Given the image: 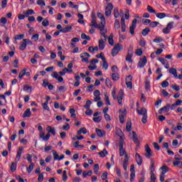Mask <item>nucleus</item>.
I'll return each instance as SVG.
<instances>
[{"label": "nucleus", "mask_w": 182, "mask_h": 182, "mask_svg": "<svg viewBox=\"0 0 182 182\" xmlns=\"http://www.w3.org/2000/svg\"><path fill=\"white\" fill-rule=\"evenodd\" d=\"M132 57H133V55L127 54V55L125 58L127 62H129V63H133V60L132 59Z\"/></svg>", "instance_id": "473e14b6"}, {"label": "nucleus", "mask_w": 182, "mask_h": 182, "mask_svg": "<svg viewBox=\"0 0 182 182\" xmlns=\"http://www.w3.org/2000/svg\"><path fill=\"white\" fill-rule=\"evenodd\" d=\"M157 25H160V23L157 21H152L149 23V26H151V28H156Z\"/></svg>", "instance_id": "79ce46f5"}, {"label": "nucleus", "mask_w": 182, "mask_h": 182, "mask_svg": "<svg viewBox=\"0 0 182 182\" xmlns=\"http://www.w3.org/2000/svg\"><path fill=\"white\" fill-rule=\"evenodd\" d=\"M32 113L31 112V109H27L23 114V117H31Z\"/></svg>", "instance_id": "4be33fe9"}, {"label": "nucleus", "mask_w": 182, "mask_h": 182, "mask_svg": "<svg viewBox=\"0 0 182 182\" xmlns=\"http://www.w3.org/2000/svg\"><path fill=\"white\" fill-rule=\"evenodd\" d=\"M42 25H43V26H48L49 21H48V19L43 20L42 22Z\"/></svg>", "instance_id": "0e129e2a"}, {"label": "nucleus", "mask_w": 182, "mask_h": 182, "mask_svg": "<svg viewBox=\"0 0 182 182\" xmlns=\"http://www.w3.org/2000/svg\"><path fill=\"white\" fill-rule=\"evenodd\" d=\"M105 85L108 87H112V80H110V79L107 78L105 80Z\"/></svg>", "instance_id": "de8ad7c7"}, {"label": "nucleus", "mask_w": 182, "mask_h": 182, "mask_svg": "<svg viewBox=\"0 0 182 182\" xmlns=\"http://www.w3.org/2000/svg\"><path fill=\"white\" fill-rule=\"evenodd\" d=\"M122 49V45H120L119 43H117L115 44L114 47L112 48V56H116L117 55V53H119V52H120Z\"/></svg>", "instance_id": "7ed1b4c3"}, {"label": "nucleus", "mask_w": 182, "mask_h": 182, "mask_svg": "<svg viewBox=\"0 0 182 182\" xmlns=\"http://www.w3.org/2000/svg\"><path fill=\"white\" fill-rule=\"evenodd\" d=\"M108 43L111 46H113L114 45V41L113 40V34H110V36L108 38Z\"/></svg>", "instance_id": "cd10ccee"}, {"label": "nucleus", "mask_w": 182, "mask_h": 182, "mask_svg": "<svg viewBox=\"0 0 182 182\" xmlns=\"http://www.w3.org/2000/svg\"><path fill=\"white\" fill-rule=\"evenodd\" d=\"M26 46H27L26 43L25 41H23L20 45V47H19L20 50H23L24 49H26Z\"/></svg>", "instance_id": "a18cd8bd"}, {"label": "nucleus", "mask_w": 182, "mask_h": 182, "mask_svg": "<svg viewBox=\"0 0 182 182\" xmlns=\"http://www.w3.org/2000/svg\"><path fill=\"white\" fill-rule=\"evenodd\" d=\"M173 25H174L173 21L169 22L167 24L166 27L162 30L163 33H165V34L170 33V31L173 29Z\"/></svg>", "instance_id": "39448f33"}, {"label": "nucleus", "mask_w": 182, "mask_h": 182, "mask_svg": "<svg viewBox=\"0 0 182 182\" xmlns=\"http://www.w3.org/2000/svg\"><path fill=\"white\" fill-rule=\"evenodd\" d=\"M169 73H171V75H173V77H177V69L174 68H171L169 69Z\"/></svg>", "instance_id": "5701e85b"}, {"label": "nucleus", "mask_w": 182, "mask_h": 182, "mask_svg": "<svg viewBox=\"0 0 182 182\" xmlns=\"http://www.w3.org/2000/svg\"><path fill=\"white\" fill-rule=\"evenodd\" d=\"M169 110H170V104H167L165 107L159 109L158 113L159 114H162L164 112L165 113H167V112H168Z\"/></svg>", "instance_id": "f8f14e48"}, {"label": "nucleus", "mask_w": 182, "mask_h": 182, "mask_svg": "<svg viewBox=\"0 0 182 182\" xmlns=\"http://www.w3.org/2000/svg\"><path fill=\"white\" fill-rule=\"evenodd\" d=\"M23 42H25L26 43L27 46H28V45H30V46L33 45V43H32V41H31L28 38L23 39Z\"/></svg>", "instance_id": "8fccbe9b"}, {"label": "nucleus", "mask_w": 182, "mask_h": 182, "mask_svg": "<svg viewBox=\"0 0 182 182\" xmlns=\"http://www.w3.org/2000/svg\"><path fill=\"white\" fill-rule=\"evenodd\" d=\"M90 105H92V101L87 100L84 106L85 109H90Z\"/></svg>", "instance_id": "5fc2aeb1"}, {"label": "nucleus", "mask_w": 182, "mask_h": 182, "mask_svg": "<svg viewBox=\"0 0 182 182\" xmlns=\"http://www.w3.org/2000/svg\"><path fill=\"white\" fill-rule=\"evenodd\" d=\"M113 4L112 3H109L105 8V16H110L112 15V11H113Z\"/></svg>", "instance_id": "20e7f679"}, {"label": "nucleus", "mask_w": 182, "mask_h": 182, "mask_svg": "<svg viewBox=\"0 0 182 182\" xmlns=\"http://www.w3.org/2000/svg\"><path fill=\"white\" fill-rule=\"evenodd\" d=\"M156 16L157 18H159V19H163V18H166V16L165 13H158Z\"/></svg>", "instance_id": "58836bf2"}, {"label": "nucleus", "mask_w": 182, "mask_h": 182, "mask_svg": "<svg viewBox=\"0 0 182 182\" xmlns=\"http://www.w3.org/2000/svg\"><path fill=\"white\" fill-rule=\"evenodd\" d=\"M135 53L137 55V56H141V55H143V50H141V48H138L136 49Z\"/></svg>", "instance_id": "864d4df0"}, {"label": "nucleus", "mask_w": 182, "mask_h": 182, "mask_svg": "<svg viewBox=\"0 0 182 182\" xmlns=\"http://www.w3.org/2000/svg\"><path fill=\"white\" fill-rule=\"evenodd\" d=\"M33 14H35V11L33 9H28L27 12H23L26 17L29 16V15H33Z\"/></svg>", "instance_id": "7c9ffc66"}, {"label": "nucleus", "mask_w": 182, "mask_h": 182, "mask_svg": "<svg viewBox=\"0 0 182 182\" xmlns=\"http://www.w3.org/2000/svg\"><path fill=\"white\" fill-rule=\"evenodd\" d=\"M70 31H72V26L61 28L60 32H62L63 33H68V32H70Z\"/></svg>", "instance_id": "6ab92c4d"}, {"label": "nucleus", "mask_w": 182, "mask_h": 182, "mask_svg": "<svg viewBox=\"0 0 182 182\" xmlns=\"http://www.w3.org/2000/svg\"><path fill=\"white\" fill-rule=\"evenodd\" d=\"M38 181L39 182L43 181V173H40L38 175Z\"/></svg>", "instance_id": "69168bd1"}, {"label": "nucleus", "mask_w": 182, "mask_h": 182, "mask_svg": "<svg viewBox=\"0 0 182 182\" xmlns=\"http://www.w3.org/2000/svg\"><path fill=\"white\" fill-rule=\"evenodd\" d=\"M97 17L101 19L100 25H102L105 26L106 25V18H105V16L102 13H97Z\"/></svg>", "instance_id": "ddd939ff"}, {"label": "nucleus", "mask_w": 182, "mask_h": 182, "mask_svg": "<svg viewBox=\"0 0 182 182\" xmlns=\"http://www.w3.org/2000/svg\"><path fill=\"white\" fill-rule=\"evenodd\" d=\"M102 68L104 69H105V70H107L108 68H109V64L107 63V62L106 61V58H102Z\"/></svg>", "instance_id": "c85d7f7f"}, {"label": "nucleus", "mask_w": 182, "mask_h": 182, "mask_svg": "<svg viewBox=\"0 0 182 182\" xmlns=\"http://www.w3.org/2000/svg\"><path fill=\"white\" fill-rule=\"evenodd\" d=\"M100 32H101V36H103V38H105L106 41V39H107V36H106V33H107V31H106L104 27L103 30L100 31Z\"/></svg>", "instance_id": "c9c22d12"}, {"label": "nucleus", "mask_w": 182, "mask_h": 182, "mask_svg": "<svg viewBox=\"0 0 182 182\" xmlns=\"http://www.w3.org/2000/svg\"><path fill=\"white\" fill-rule=\"evenodd\" d=\"M23 151V147L20 146L17 151V155L16 156V160H17V161H19V160H21V157L22 156Z\"/></svg>", "instance_id": "4468645a"}, {"label": "nucleus", "mask_w": 182, "mask_h": 182, "mask_svg": "<svg viewBox=\"0 0 182 182\" xmlns=\"http://www.w3.org/2000/svg\"><path fill=\"white\" fill-rule=\"evenodd\" d=\"M132 139L134 143L139 144V138L137 137V134L134 131L132 132Z\"/></svg>", "instance_id": "a211bd4d"}, {"label": "nucleus", "mask_w": 182, "mask_h": 182, "mask_svg": "<svg viewBox=\"0 0 182 182\" xmlns=\"http://www.w3.org/2000/svg\"><path fill=\"white\" fill-rule=\"evenodd\" d=\"M53 156L54 157V160H58L59 159V154H58V152L55 150H53Z\"/></svg>", "instance_id": "49530a36"}, {"label": "nucleus", "mask_w": 182, "mask_h": 182, "mask_svg": "<svg viewBox=\"0 0 182 182\" xmlns=\"http://www.w3.org/2000/svg\"><path fill=\"white\" fill-rule=\"evenodd\" d=\"M70 129V126H69L68 123H65V124L63 126V130H65L66 132H68V130H69Z\"/></svg>", "instance_id": "bf43d9fd"}, {"label": "nucleus", "mask_w": 182, "mask_h": 182, "mask_svg": "<svg viewBox=\"0 0 182 182\" xmlns=\"http://www.w3.org/2000/svg\"><path fill=\"white\" fill-rule=\"evenodd\" d=\"M31 39L34 41V42H38V41H39V34L33 35Z\"/></svg>", "instance_id": "c03bdc74"}, {"label": "nucleus", "mask_w": 182, "mask_h": 182, "mask_svg": "<svg viewBox=\"0 0 182 182\" xmlns=\"http://www.w3.org/2000/svg\"><path fill=\"white\" fill-rule=\"evenodd\" d=\"M63 181H68V175L66 174V171H63Z\"/></svg>", "instance_id": "680f3d73"}, {"label": "nucleus", "mask_w": 182, "mask_h": 182, "mask_svg": "<svg viewBox=\"0 0 182 182\" xmlns=\"http://www.w3.org/2000/svg\"><path fill=\"white\" fill-rule=\"evenodd\" d=\"M49 86V81L48 80H43V87H48Z\"/></svg>", "instance_id": "052dcab7"}, {"label": "nucleus", "mask_w": 182, "mask_h": 182, "mask_svg": "<svg viewBox=\"0 0 182 182\" xmlns=\"http://www.w3.org/2000/svg\"><path fill=\"white\" fill-rule=\"evenodd\" d=\"M127 132H132V119H129L126 126Z\"/></svg>", "instance_id": "412c9836"}, {"label": "nucleus", "mask_w": 182, "mask_h": 182, "mask_svg": "<svg viewBox=\"0 0 182 182\" xmlns=\"http://www.w3.org/2000/svg\"><path fill=\"white\" fill-rule=\"evenodd\" d=\"M33 167H34L33 163H31V164L27 168V172L28 173V174H31V173H32V170H33Z\"/></svg>", "instance_id": "f704fd0d"}, {"label": "nucleus", "mask_w": 182, "mask_h": 182, "mask_svg": "<svg viewBox=\"0 0 182 182\" xmlns=\"http://www.w3.org/2000/svg\"><path fill=\"white\" fill-rule=\"evenodd\" d=\"M149 33H150V28L149 27L145 28L141 31L143 36H147V35H149Z\"/></svg>", "instance_id": "393cba45"}, {"label": "nucleus", "mask_w": 182, "mask_h": 182, "mask_svg": "<svg viewBox=\"0 0 182 182\" xmlns=\"http://www.w3.org/2000/svg\"><path fill=\"white\" fill-rule=\"evenodd\" d=\"M101 178L102 180H106V178H107V172H104Z\"/></svg>", "instance_id": "338daca9"}, {"label": "nucleus", "mask_w": 182, "mask_h": 182, "mask_svg": "<svg viewBox=\"0 0 182 182\" xmlns=\"http://www.w3.org/2000/svg\"><path fill=\"white\" fill-rule=\"evenodd\" d=\"M135 159L138 166H141V164H143V159L141 158V156H140V154H136Z\"/></svg>", "instance_id": "2eb2a0df"}, {"label": "nucleus", "mask_w": 182, "mask_h": 182, "mask_svg": "<svg viewBox=\"0 0 182 182\" xmlns=\"http://www.w3.org/2000/svg\"><path fill=\"white\" fill-rule=\"evenodd\" d=\"M98 154L101 157H106V154H107V150L103 149L102 151L99 152Z\"/></svg>", "instance_id": "4c0bfd02"}, {"label": "nucleus", "mask_w": 182, "mask_h": 182, "mask_svg": "<svg viewBox=\"0 0 182 182\" xmlns=\"http://www.w3.org/2000/svg\"><path fill=\"white\" fill-rule=\"evenodd\" d=\"M112 79L114 81L119 80L120 79V75L117 73H113L112 75Z\"/></svg>", "instance_id": "a878e982"}, {"label": "nucleus", "mask_w": 182, "mask_h": 182, "mask_svg": "<svg viewBox=\"0 0 182 182\" xmlns=\"http://www.w3.org/2000/svg\"><path fill=\"white\" fill-rule=\"evenodd\" d=\"M138 114L141 116H147V109L145 107L141 108V109H136Z\"/></svg>", "instance_id": "dca6fc26"}, {"label": "nucleus", "mask_w": 182, "mask_h": 182, "mask_svg": "<svg viewBox=\"0 0 182 182\" xmlns=\"http://www.w3.org/2000/svg\"><path fill=\"white\" fill-rule=\"evenodd\" d=\"M173 166H179V167H182V162L180 161H176L173 163Z\"/></svg>", "instance_id": "e2e57ef3"}, {"label": "nucleus", "mask_w": 182, "mask_h": 182, "mask_svg": "<svg viewBox=\"0 0 182 182\" xmlns=\"http://www.w3.org/2000/svg\"><path fill=\"white\" fill-rule=\"evenodd\" d=\"M147 63V58L146 56H144L142 58H141L139 61L138 66L139 68H144L146 66V64Z\"/></svg>", "instance_id": "1a4fd4ad"}, {"label": "nucleus", "mask_w": 182, "mask_h": 182, "mask_svg": "<svg viewBox=\"0 0 182 182\" xmlns=\"http://www.w3.org/2000/svg\"><path fill=\"white\" fill-rule=\"evenodd\" d=\"M92 120H94L95 123H100V122H102V117L101 116L95 117L92 119Z\"/></svg>", "instance_id": "37998d69"}, {"label": "nucleus", "mask_w": 182, "mask_h": 182, "mask_svg": "<svg viewBox=\"0 0 182 182\" xmlns=\"http://www.w3.org/2000/svg\"><path fill=\"white\" fill-rule=\"evenodd\" d=\"M90 26H93L94 28H97V29H100V31H103V28L105 26H103L102 24H97V21L96 19V14L92 13L91 14V22L90 23Z\"/></svg>", "instance_id": "f03ea898"}, {"label": "nucleus", "mask_w": 182, "mask_h": 182, "mask_svg": "<svg viewBox=\"0 0 182 182\" xmlns=\"http://www.w3.org/2000/svg\"><path fill=\"white\" fill-rule=\"evenodd\" d=\"M23 90L27 91V92H28V90H30V93H32V87H31L28 85H25L24 87H23Z\"/></svg>", "instance_id": "3c124183"}, {"label": "nucleus", "mask_w": 182, "mask_h": 182, "mask_svg": "<svg viewBox=\"0 0 182 182\" xmlns=\"http://www.w3.org/2000/svg\"><path fill=\"white\" fill-rule=\"evenodd\" d=\"M10 170H11V171H16V164H15V162L11 163Z\"/></svg>", "instance_id": "09e8293b"}, {"label": "nucleus", "mask_w": 182, "mask_h": 182, "mask_svg": "<svg viewBox=\"0 0 182 182\" xmlns=\"http://www.w3.org/2000/svg\"><path fill=\"white\" fill-rule=\"evenodd\" d=\"M82 133L83 134H86V133H87V129H86L85 127L80 129V130L77 132V134H82Z\"/></svg>", "instance_id": "72a5a7b5"}, {"label": "nucleus", "mask_w": 182, "mask_h": 182, "mask_svg": "<svg viewBox=\"0 0 182 182\" xmlns=\"http://www.w3.org/2000/svg\"><path fill=\"white\" fill-rule=\"evenodd\" d=\"M51 76L52 77H54L60 82H63V77L62 76H59V74L56 71L53 72V73L51 74Z\"/></svg>", "instance_id": "9b49d317"}, {"label": "nucleus", "mask_w": 182, "mask_h": 182, "mask_svg": "<svg viewBox=\"0 0 182 182\" xmlns=\"http://www.w3.org/2000/svg\"><path fill=\"white\" fill-rule=\"evenodd\" d=\"M114 26L116 29H119V28H120V21H119L117 19H116L115 22L114 23Z\"/></svg>", "instance_id": "603ef678"}, {"label": "nucleus", "mask_w": 182, "mask_h": 182, "mask_svg": "<svg viewBox=\"0 0 182 182\" xmlns=\"http://www.w3.org/2000/svg\"><path fill=\"white\" fill-rule=\"evenodd\" d=\"M114 18H119V9L115 8L114 9Z\"/></svg>", "instance_id": "4d7b16f0"}, {"label": "nucleus", "mask_w": 182, "mask_h": 182, "mask_svg": "<svg viewBox=\"0 0 182 182\" xmlns=\"http://www.w3.org/2000/svg\"><path fill=\"white\" fill-rule=\"evenodd\" d=\"M96 133L98 136V137H103V136H105V134H106V133H105V132L102 131V129H100L98 128L95 129Z\"/></svg>", "instance_id": "aec40b11"}, {"label": "nucleus", "mask_w": 182, "mask_h": 182, "mask_svg": "<svg viewBox=\"0 0 182 182\" xmlns=\"http://www.w3.org/2000/svg\"><path fill=\"white\" fill-rule=\"evenodd\" d=\"M80 58H82V62L89 63V58H90V55L87 53H82L80 54Z\"/></svg>", "instance_id": "6e6552de"}, {"label": "nucleus", "mask_w": 182, "mask_h": 182, "mask_svg": "<svg viewBox=\"0 0 182 182\" xmlns=\"http://www.w3.org/2000/svg\"><path fill=\"white\" fill-rule=\"evenodd\" d=\"M119 156L120 157L124 156L123 168L126 171H127V166H129V155H127L126 150L123 148V141H119Z\"/></svg>", "instance_id": "f257e3e1"}, {"label": "nucleus", "mask_w": 182, "mask_h": 182, "mask_svg": "<svg viewBox=\"0 0 182 182\" xmlns=\"http://www.w3.org/2000/svg\"><path fill=\"white\" fill-rule=\"evenodd\" d=\"M154 42H155V43H160V42H163V38L158 37V38L154 39Z\"/></svg>", "instance_id": "13d9d810"}, {"label": "nucleus", "mask_w": 182, "mask_h": 182, "mask_svg": "<svg viewBox=\"0 0 182 182\" xmlns=\"http://www.w3.org/2000/svg\"><path fill=\"white\" fill-rule=\"evenodd\" d=\"M147 11L148 12H150V14H156V10H154L150 5L147 6Z\"/></svg>", "instance_id": "ea45409f"}, {"label": "nucleus", "mask_w": 182, "mask_h": 182, "mask_svg": "<svg viewBox=\"0 0 182 182\" xmlns=\"http://www.w3.org/2000/svg\"><path fill=\"white\" fill-rule=\"evenodd\" d=\"M70 113L71 114L70 117H72V119L76 118V114H75L76 113V110H75V109L73 108L70 109Z\"/></svg>", "instance_id": "c756f323"}, {"label": "nucleus", "mask_w": 182, "mask_h": 182, "mask_svg": "<svg viewBox=\"0 0 182 182\" xmlns=\"http://www.w3.org/2000/svg\"><path fill=\"white\" fill-rule=\"evenodd\" d=\"M81 38L82 39H86L87 41H90V36H87L85 33L81 34Z\"/></svg>", "instance_id": "6e6d98bb"}, {"label": "nucleus", "mask_w": 182, "mask_h": 182, "mask_svg": "<svg viewBox=\"0 0 182 182\" xmlns=\"http://www.w3.org/2000/svg\"><path fill=\"white\" fill-rule=\"evenodd\" d=\"M105 41H103V39H100L99 41V49L100 50H103V49H105Z\"/></svg>", "instance_id": "b1692460"}, {"label": "nucleus", "mask_w": 182, "mask_h": 182, "mask_svg": "<svg viewBox=\"0 0 182 182\" xmlns=\"http://www.w3.org/2000/svg\"><path fill=\"white\" fill-rule=\"evenodd\" d=\"M92 174H93V172L92 171H89L88 172L84 171L82 173V177H84V178H86L87 176H92Z\"/></svg>", "instance_id": "2f4dec72"}, {"label": "nucleus", "mask_w": 182, "mask_h": 182, "mask_svg": "<svg viewBox=\"0 0 182 182\" xmlns=\"http://www.w3.org/2000/svg\"><path fill=\"white\" fill-rule=\"evenodd\" d=\"M24 36H25L24 34L16 35L14 36V39L15 41H21V39H23Z\"/></svg>", "instance_id": "e433bc0d"}, {"label": "nucleus", "mask_w": 182, "mask_h": 182, "mask_svg": "<svg viewBox=\"0 0 182 182\" xmlns=\"http://www.w3.org/2000/svg\"><path fill=\"white\" fill-rule=\"evenodd\" d=\"M25 73H26V69L22 70L18 74L19 79H22V77L25 76Z\"/></svg>", "instance_id": "a19ab883"}, {"label": "nucleus", "mask_w": 182, "mask_h": 182, "mask_svg": "<svg viewBox=\"0 0 182 182\" xmlns=\"http://www.w3.org/2000/svg\"><path fill=\"white\" fill-rule=\"evenodd\" d=\"M162 87H167L168 86V82L167 80H165L161 84Z\"/></svg>", "instance_id": "774afa93"}, {"label": "nucleus", "mask_w": 182, "mask_h": 182, "mask_svg": "<svg viewBox=\"0 0 182 182\" xmlns=\"http://www.w3.org/2000/svg\"><path fill=\"white\" fill-rule=\"evenodd\" d=\"M46 130L48 132L49 134L50 133H51V134H53V136H56V130L55 129V128H52V127L48 126L46 128Z\"/></svg>", "instance_id": "f3484780"}, {"label": "nucleus", "mask_w": 182, "mask_h": 182, "mask_svg": "<svg viewBox=\"0 0 182 182\" xmlns=\"http://www.w3.org/2000/svg\"><path fill=\"white\" fill-rule=\"evenodd\" d=\"M137 25V19L134 18L132 21V26L129 27V33L131 35H134V30L136 29V26Z\"/></svg>", "instance_id": "0eeeda50"}, {"label": "nucleus", "mask_w": 182, "mask_h": 182, "mask_svg": "<svg viewBox=\"0 0 182 182\" xmlns=\"http://www.w3.org/2000/svg\"><path fill=\"white\" fill-rule=\"evenodd\" d=\"M124 96V92H123V90H120L119 91L118 96L117 97L119 105H122V102L123 100Z\"/></svg>", "instance_id": "9d476101"}, {"label": "nucleus", "mask_w": 182, "mask_h": 182, "mask_svg": "<svg viewBox=\"0 0 182 182\" xmlns=\"http://www.w3.org/2000/svg\"><path fill=\"white\" fill-rule=\"evenodd\" d=\"M145 157L150 159L152 156H154L153 151H151V149L149 146V144L145 145Z\"/></svg>", "instance_id": "423d86ee"}, {"label": "nucleus", "mask_w": 182, "mask_h": 182, "mask_svg": "<svg viewBox=\"0 0 182 182\" xmlns=\"http://www.w3.org/2000/svg\"><path fill=\"white\" fill-rule=\"evenodd\" d=\"M161 168L162 170L161 174H164V176L166 173H168V170H170V168L166 165H164Z\"/></svg>", "instance_id": "bb28decb"}]
</instances>
